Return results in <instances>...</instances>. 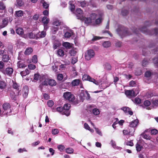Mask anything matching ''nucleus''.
Instances as JSON below:
<instances>
[{
	"label": "nucleus",
	"mask_w": 158,
	"mask_h": 158,
	"mask_svg": "<svg viewBox=\"0 0 158 158\" xmlns=\"http://www.w3.org/2000/svg\"><path fill=\"white\" fill-rule=\"evenodd\" d=\"M57 148L59 150L62 151L64 149L65 147L63 145H60L57 146Z\"/></svg>",
	"instance_id": "37998d69"
},
{
	"label": "nucleus",
	"mask_w": 158,
	"mask_h": 158,
	"mask_svg": "<svg viewBox=\"0 0 158 158\" xmlns=\"http://www.w3.org/2000/svg\"><path fill=\"white\" fill-rule=\"evenodd\" d=\"M69 4L70 5V9L71 11H73L74 10L75 6L72 3V2L70 1L69 2Z\"/></svg>",
	"instance_id": "864d4df0"
},
{
	"label": "nucleus",
	"mask_w": 158,
	"mask_h": 158,
	"mask_svg": "<svg viewBox=\"0 0 158 158\" xmlns=\"http://www.w3.org/2000/svg\"><path fill=\"white\" fill-rule=\"evenodd\" d=\"M17 65L18 67L20 68H24L27 66V65L25 64V62L21 61H18Z\"/></svg>",
	"instance_id": "f8f14e48"
},
{
	"label": "nucleus",
	"mask_w": 158,
	"mask_h": 158,
	"mask_svg": "<svg viewBox=\"0 0 158 158\" xmlns=\"http://www.w3.org/2000/svg\"><path fill=\"white\" fill-rule=\"evenodd\" d=\"M129 85L131 86H134L136 85V82L135 81H131L130 82Z\"/></svg>",
	"instance_id": "774afa93"
},
{
	"label": "nucleus",
	"mask_w": 158,
	"mask_h": 158,
	"mask_svg": "<svg viewBox=\"0 0 158 158\" xmlns=\"http://www.w3.org/2000/svg\"><path fill=\"white\" fill-rule=\"evenodd\" d=\"M16 33L19 35H22L24 33L23 29L21 27H19L16 30Z\"/></svg>",
	"instance_id": "dca6fc26"
},
{
	"label": "nucleus",
	"mask_w": 158,
	"mask_h": 158,
	"mask_svg": "<svg viewBox=\"0 0 158 158\" xmlns=\"http://www.w3.org/2000/svg\"><path fill=\"white\" fill-rule=\"evenodd\" d=\"M139 93V91L138 89H135V90L134 89L127 90L125 92V94L129 98H131L135 97Z\"/></svg>",
	"instance_id": "7ed1b4c3"
},
{
	"label": "nucleus",
	"mask_w": 158,
	"mask_h": 158,
	"mask_svg": "<svg viewBox=\"0 0 158 158\" xmlns=\"http://www.w3.org/2000/svg\"><path fill=\"white\" fill-rule=\"evenodd\" d=\"M73 33L72 31H67L64 34V36L65 38H69L73 35Z\"/></svg>",
	"instance_id": "bb28decb"
},
{
	"label": "nucleus",
	"mask_w": 158,
	"mask_h": 158,
	"mask_svg": "<svg viewBox=\"0 0 158 158\" xmlns=\"http://www.w3.org/2000/svg\"><path fill=\"white\" fill-rule=\"evenodd\" d=\"M84 127L85 129L89 131L90 132L92 133L94 132V130L93 129H91L89 125L87 123H85Z\"/></svg>",
	"instance_id": "412c9836"
},
{
	"label": "nucleus",
	"mask_w": 158,
	"mask_h": 158,
	"mask_svg": "<svg viewBox=\"0 0 158 158\" xmlns=\"http://www.w3.org/2000/svg\"><path fill=\"white\" fill-rule=\"evenodd\" d=\"M139 30L147 34H149L150 35H158V27L155 28L151 32L148 31L146 27L145 26L140 28Z\"/></svg>",
	"instance_id": "f03ea898"
},
{
	"label": "nucleus",
	"mask_w": 158,
	"mask_h": 158,
	"mask_svg": "<svg viewBox=\"0 0 158 158\" xmlns=\"http://www.w3.org/2000/svg\"><path fill=\"white\" fill-rule=\"evenodd\" d=\"M54 105V102L52 100H49L48 102V105L49 107H52Z\"/></svg>",
	"instance_id": "8fccbe9b"
},
{
	"label": "nucleus",
	"mask_w": 158,
	"mask_h": 158,
	"mask_svg": "<svg viewBox=\"0 0 158 158\" xmlns=\"http://www.w3.org/2000/svg\"><path fill=\"white\" fill-rule=\"evenodd\" d=\"M135 102L136 104H139L141 102V100L139 98H136L135 99Z\"/></svg>",
	"instance_id": "bf43d9fd"
},
{
	"label": "nucleus",
	"mask_w": 158,
	"mask_h": 158,
	"mask_svg": "<svg viewBox=\"0 0 158 158\" xmlns=\"http://www.w3.org/2000/svg\"><path fill=\"white\" fill-rule=\"evenodd\" d=\"M150 104V102L148 100L145 101L144 102V105L146 106H148Z\"/></svg>",
	"instance_id": "4d7b16f0"
},
{
	"label": "nucleus",
	"mask_w": 158,
	"mask_h": 158,
	"mask_svg": "<svg viewBox=\"0 0 158 158\" xmlns=\"http://www.w3.org/2000/svg\"><path fill=\"white\" fill-rule=\"evenodd\" d=\"M153 61L155 67L158 69V58H154L153 59Z\"/></svg>",
	"instance_id": "cd10ccee"
},
{
	"label": "nucleus",
	"mask_w": 158,
	"mask_h": 158,
	"mask_svg": "<svg viewBox=\"0 0 158 158\" xmlns=\"http://www.w3.org/2000/svg\"><path fill=\"white\" fill-rule=\"evenodd\" d=\"M28 89L27 86H25L23 89V96L24 98L27 97L28 94Z\"/></svg>",
	"instance_id": "9b49d317"
},
{
	"label": "nucleus",
	"mask_w": 158,
	"mask_h": 158,
	"mask_svg": "<svg viewBox=\"0 0 158 158\" xmlns=\"http://www.w3.org/2000/svg\"><path fill=\"white\" fill-rule=\"evenodd\" d=\"M8 21L7 20H6L5 19H4L2 20V25L0 26V27L1 28H3L6 27L8 24Z\"/></svg>",
	"instance_id": "393cba45"
},
{
	"label": "nucleus",
	"mask_w": 158,
	"mask_h": 158,
	"mask_svg": "<svg viewBox=\"0 0 158 158\" xmlns=\"http://www.w3.org/2000/svg\"><path fill=\"white\" fill-rule=\"evenodd\" d=\"M16 1L17 4L19 6H21L23 5V2L22 0H17Z\"/></svg>",
	"instance_id": "09e8293b"
},
{
	"label": "nucleus",
	"mask_w": 158,
	"mask_h": 158,
	"mask_svg": "<svg viewBox=\"0 0 158 158\" xmlns=\"http://www.w3.org/2000/svg\"><path fill=\"white\" fill-rule=\"evenodd\" d=\"M33 52V49L31 48H27L25 51L24 53L26 55H29Z\"/></svg>",
	"instance_id": "aec40b11"
},
{
	"label": "nucleus",
	"mask_w": 158,
	"mask_h": 158,
	"mask_svg": "<svg viewBox=\"0 0 158 158\" xmlns=\"http://www.w3.org/2000/svg\"><path fill=\"white\" fill-rule=\"evenodd\" d=\"M13 69L11 68H8L6 69V74L10 75L13 72Z\"/></svg>",
	"instance_id": "c756f323"
},
{
	"label": "nucleus",
	"mask_w": 158,
	"mask_h": 158,
	"mask_svg": "<svg viewBox=\"0 0 158 158\" xmlns=\"http://www.w3.org/2000/svg\"><path fill=\"white\" fill-rule=\"evenodd\" d=\"M24 14V12L21 10L16 11L15 12V16L16 17H19L22 16Z\"/></svg>",
	"instance_id": "ddd939ff"
},
{
	"label": "nucleus",
	"mask_w": 158,
	"mask_h": 158,
	"mask_svg": "<svg viewBox=\"0 0 158 158\" xmlns=\"http://www.w3.org/2000/svg\"><path fill=\"white\" fill-rule=\"evenodd\" d=\"M40 75L39 74H35L34 75V79L38 80L40 79Z\"/></svg>",
	"instance_id": "052dcab7"
},
{
	"label": "nucleus",
	"mask_w": 158,
	"mask_h": 158,
	"mask_svg": "<svg viewBox=\"0 0 158 158\" xmlns=\"http://www.w3.org/2000/svg\"><path fill=\"white\" fill-rule=\"evenodd\" d=\"M3 108L4 110V114L7 115H10V114L11 112V110L10 109V106L9 104L8 103H5L3 106Z\"/></svg>",
	"instance_id": "423d86ee"
},
{
	"label": "nucleus",
	"mask_w": 158,
	"mask_h": 158,
	"mask_svg": "<svg viewBox=\"0 0 158 158\" xmlns=\"http://www.w3.org/2000/svg\"><path fill=\"white\" fill-rule=\"evenodd\" d=\"M103 47L105 48H107L110 47L111 45V43L109 41H105L103 44Z\"/></svg>",
	"instance_id": "4be33fe9"
},
{
	"label": "nucleus",
	"mask_w": 158,
	"mask_h": 158,
	"mask_svg": "<svg viewBox=\"0 0 158 158\" xmlns=\"http://www.w3.org/2000/svg\"><path fill=\"white\" fill-rule=\"evenodd\" d=\"M141 136L143 138L146 139L150 140L151 139L150 136L145 133L142 134Z\"/></svg>",
	"instance_id": "72a5a7b5"
},
{
	"label": "nucleus",
	"mask_w": 158,
	"mask_h": 158,
	"mask_svg": "<svg viewBox=\"0 0 158 158\" xmlns=\"http://www.w3.org/2000/svg\"><path fill=\"white\" fill-rule=\"evenodd\" d=\"M82 79L83 80H88L90 81L93 82L96 85H98V83L94 79L92 78L90 76L87 74H85L83 76Z\"/></svg>",
	"instance_id": "1a4fd4ad"
},
{
	"label": "nucleus",
	"mask_w": 158,
	"mask_h": 158,
	"mask_svg": "<svg viewBox=\"0 0 158 158\" xmlns=\"http://www.w3.org/2000/svg\"><path fill=\"white\" fill-rule=\"evenodd\" d=\"M46 35V32L45 31H42L40 33L38 34V35L40 38H43Z\"/></svg>",
	"instance_id": "473e14b6"
},
{
	"label": "nucleus",
	"mask_w": 158,
	"mask_h": 158,
	"mask_svg": "<svg viewBox=\"0 0 158 158\" xmlns=\"http://www.w3.org/2000/svg\"><path fill=\"white\" fill-rule=\"evenodd\" d=\"M138 119L135 120L131 123L130 126L132 127H135L138 125Z\"/></svg>",
	"instance_id": "4468645a"
},
{
	"label": "nucleus",
	"mask_w": 158,
	"mask_h": 158,
	"mask_svg": "<svg viewBox=\"0 0 158 158\" xmlns=\"http://www.w3.org/2000/svg\"><path fill=\"white\" fill-rule=\"evenodd\" d=\"M95 55V53L93 50H89L85 53V58L87 60H89L93 57Z\"/></svg>",
	"instance_id": "6e6552de"
},
{
	"label": "nucleus",
	"mask_w": 158,
	"mask_h": 158,
	"mask_svg": "<svg viewBox=\"0 0 158 158\" xmlns=\"http://www.w3.org/2000/svg\"><path fill=\"white\" fill-rule=\"evenodd\" d=\"M76 52V51L74 49H72L70 51V52H69V54H70V55L71 56H74L75 55Z\"/></svg>",
	"instance_id": "3c124183"
},
{
	"label": "nucleus",
	"mask_w": 158,
	"mask_h": 158,
	"mask_svg": "<svg viewBox=\"0 0 158 158\" xmlns=\"http://www.w3.org/2000/svg\"><path fill=\"white\" fill-rule=\"evenodd\" d=\"M103 13L101 11L98 13H92L91 15V17L93 19V25H96L100 24L103 19Z\"/></svg>",
	"instance_id": "f257e3e1"
},
{
	"label": "nucleus",
	"mask_w": 158,
	"mask_h": 158,
	"mask_svg": "<svg viewBox=\"0 0 158 158\" xmlns=\"http://www.w3.org/2000/svg\"><path fill=\"white\" fill-rule=\"evenodd\" d=\"M64 98L70 102H73L75 100V97L70 92H67L64 93Z\"/></svg>",
	"instance_id": "20e7f679"
},
{
	"label": "nucleus",
	"mask_w": 158,
	"mask_h": 158,
	"mask_svg": "<svg viewBox=\"0 0 158 158\" xmlns=\"http://www.w3.org/2000/svg\"><path fill=\"white\" fill-rule=\"evenodd\" d=\"M2 60L4 62H7L9 60V56L6 55H3Z\"/></svg>",
	"instance_id": "4c0bfd02"
},
{
	"label": "nucleus",
	"mask_w": 158,
	"mask_h": 158,
	"mask_svg": "<svg viewBox=\"0 0 158 158\" xmlns=\"http://www.w3.org/2000/svg\"><path fill=\"white\" fill-rule=\"evenodd\" d=\"M148 61L146 59H144L142 62V65L143 66H145L148 64Z\"/></svg>",
	"instance_id": "6e6d98bb"
},
{
	"label": "nucleus",
	"mask_w": 158,
	"mask_h": 158,
	"mask_svg": "<svg viewBox=\"0 0 158 158\" xmlns=\"http://www.w3.org/2000/svg\"><path fill=\"white\" fill-rule=\"evenodd\" d=\"M13 87L18 90H19L20 89V86L16 83H14L13 85Z\"/></svg>",
	"instance_id": "2f4dec72"
},
{
	"label": "nucleus",
	"mask_w": 158,
	"mask_h": 158,
	"mask_svg": "<svg viewBox=\"0 0 158 158\" xmlns=\"http://www.w3.org/2000/svg\"><path fill=\"white\" fill-rule=\"evenodd\" d=\"M41 2L42 3L43 6L45 9L48 8L49 6V4L45 2L44 0H41Z\"/></svg>",
	"instance_id": "f704fd0d"
},
{
	"label": "nucleus",
	"mask_w": 158,
	"mask_h": 158,
	"mask_svg": "<svg viewBox=\"0 0 158 158\" xmlns=\"http://www.w3.org/2000/svg\"><path fill=\"white\" fill-rule=\"evenodd\" d=\"M76 12L77 14L80 15H81L83 13V11L80 8H77L76 10Z\"/></svg>",
	"instance_id": "69168bd1"
},
{
	"label": "nucleus",
	"mask_w": 158,
	"mask_h": 158,
	"mask_svg": "<svg viewBox=\"0 0 158 158\" xmlns=\"http://www.w3.org/2000/svg\"><path fill=\"white\" fill-rule=\"evenodd\" d=\"M78 19H80L81 20L84 21L85 23L87 24H92L93 25V19H92L91 17L90 18H86L82 16Z\"/></svg>",
	"instance_id": "0eeeda50"
},
{
	"label": "nucleus",
	"mask_w": 158,
	"mask_h": 158,
	"mask_svg": "<svg viewBox=\"0 0 158 158\" xmlns=\"http://www.w3.org/2000/svg\"><path fill=\"white\" fill-rule=\"evenodd\" d=\"M126 113H127L130 115H132L133 113L130 110V109L127 107H123L121 109Z\"/></svg>",
	"instance_id": "9d476101"
},
{
	"label": "nucleus",
	"mask_w": 158,
	"mask_h": 158,
	"mask_svg": "<svg viewBox=\"0 0 158 158\" xmlns=\"http://www.w3.org/2000/svg\"><path fill=\"white\" fill-rule=\"evenodd\" d=\"M5 6L2 2H0V9L1 10H4L5 8Z\"/></svg>",
	"instance_id": "13d9d810"
},
{
	"label": "nucleus",
	"mask_w": 158,
	"mask_h": 158,
	"mask_svg": "<svg viewBox=\"0 0 158 158\" xmlns=\"http://www.w3.org/2000/svg\"><path fill=\"white\" fill-rule=\"evenodd\" d=\"M70 107V105L69 104H66L64 105L63 107V108L65 110H68L69 109Z\"/></svg>",
	"instance_id": "79ce46f5"
},
{
	"label": "nucleus",
	"mask_w": 158,
	"mask_h": 158,
	"mask_svg": "<svg viewBox=\"0 0 158 158\" xmlns=\"http://www.w3.org/2000/svg\"><path fill=\"white\" fill-rule=\"evenodd\" d=\"M151 75V73L150 71H147L145 73V77H149Z\"/></svg>",
	"instance_id": "e2e57ef3"
},
{
	"label": "nucleus",
	"mask_w": 158,
	"mask_h": 158,
	"mask_svg": "<svg viewBox=\"0 0 158 158\" xmlns=\"http://www.w3.org/2000/svg\"><path fill=\"white\" fill-rule=\"evenodd\" d=\"M64 52L62 49H59L57 51V54L60 56H63L64 54Z\"/></svg>",
	"instance_id": "a878e982"
},
{
	"label": "nucleus",
	"mask_w": 158,
	"mask_h": 158,
	"mask_svg": "<svg viewBox=\"0 0 158 158\" xmlns=\"http://www.w3.org/2000/svg\"><path fill=\"white\" fill-rule=\"evenodd\" d=\"M60 24V23L58 20H56L53 23V25L56 26H58Z\"/></svg>",
	"instance_id": "338daca9"
},
{
	"label": "nucleus",
	"mask_w": 158,
	"mask_h": 158,
	"mask_svg": "<svg viewBox=\"0 0 158 158\" xmlns=\"http://www.w3.org/2000/svg\"><path fill=\"white\" fill-rule=\"evenodd\" d=\"M37 58L36 55H34L32 58V61L34 63H36L37 62Z\"/></svg>",
	"instance_id": "58836bf2"
},
{
	"label": "nucleus",
	"mask_w": 158,
	"mask_h": 158,
	"mask_svg": "<svg viewBox=\"0 0 158 158\" xmlns=\"http://www.w3.org/2000/svg\"><path fill=\"white\" fill-rule=\"evenodd\" d=\"M63 76L62 74H59L57 75V78L59 80H61L63 79Z\"/></svg>",
	"instance_id": "680f3d73"
},
{
	"label": "nucleus",
	"mask_w": 158,
	"mask_h": 158,
	"mask_svg": "<svg viewBox=\"0 0 158 158\" xmlns=\"http://www.w3.org/2000/svg\"><path fill=\"white\" fill-rule=\"evenodd\" d=\"M142 148V147L141 145H140L138 143H137L136 144V148L137 151H140L141 150Z\"/></svg>",
	"instance_id": "de8ad7c7"
},
{
	"label": "nucleus",
	"mask_w": 158,
	"mask_h": 158,
	"mask_svg": "<svg viewBox=\"0 0 158 158\" xmlns=\"http://www.w3.org/2000/svg\"><path fill=\"white\" fill-rule=\"evenodd\" d=\"M42 22L44 23V24H47L49 23V19L46 17H44L42 19Z\"/></svg>",
	"instance_id": "b1692460"
},
{
	"label": "nucleus",
	"mask_w": 158,
	"mask_h": 158,
	"mask_svg": "<svg viewBox=\"0 0 158 158\" xmlns=\"http://www.w3.org/2000/svg\"><path fill=\"white\" fill-rule=\"evenodd\" d=\"M80 82L79 79H75L71 83L72 85L73 86H77L79 85Z\"/></svg>",
	"instance_id": "a211bd4d"
},
{
	"label": "nucleus",
	"mask_w": 158,
	"mask_h": 158,
	"mask_svg": "<svg viewBox=\"0 0 158 158\" xmlns=\"http://www.w3.org/2000/svg\"><path fill=\"white\" fill-rule=\"evenodd\" d=\"M78 2L80 3V6L82 7H85L86 6V3L85 2H80L78 1Z\"/></svg>",
	"instance_id": "0e129e2a"
},
{
	"label": "nucleus",
	"mask_w": 158,
	"mask_h": 158,
	"mask_svg": "<svg viewBox=\"0 0 158 158\" xmlns=\"http://www.w3.org/2000/svg\"><path fill=\"white\" fill-rule=\"evenodd\" d=\"M63 45L67 48H69L71 47L70 44L68 42H65L63 43Z\"/></svg>",
	"instance_id": "e433bc0d"
},
{
	"label": "nucleus",
	"mask_w": 158,
	"mask_h": 158,
	"mask_svg": "<svg viewBox=\"0 0 158 158\" xmlns=\"http://www.w3.org/2000/svg\"><path fill=\"white\" fill-rule=\"evenodd\" d=\"M73 149L72 148H68L65 150L66 152L68 154H71L73 152Z\"/></svg>",
	"instance_id": "c9c22d12"
},
{
	"label": "nucleus",
	"mask_w": 158,
	"mask_h": 158,
	"mask_svg": "<svg viewBox=\"0 0 158 158\" xmlns=\"http://www.w3.org/2000/svg\"><path fill=\"white\" fill-rule=\"evenodd\" d=\"M117 32L118 34L121 37L128 35L130 34L127 30H124V28L122 27H119L117 30Z\"/></svg>",
	"instance_id": "39448f33"
},
{
	"label": "nucleus",
	"mask_w": 158,
	"mask_h": 158,
	"mask_svg": "<svg viewBox=\"0 0 158 158\" xmlns=\"http://www.w3.org/2000/svg\"><path fill=\"white\" fill-rule=\"evenodd\" d=\"M142 73V71L139 69H137L135 72V74L137 76L140 75Z\"/></svg>",
	"instance_id": "c03bdc74"
},
{
	"label": "nucleus",
	"mask_w": 158,
	"mask_h": 158,
	"mask_svg": "<svg viewBox=\"0 0 158 158\" xmlns=\"http://www.w3.org/2000/svg\"><path fill=\"white\" fill-rule=\"evenodd\" d=\"M59 133V131L57 129H54L52 130V133L53 135L57 134Z\"/></svg>",
	"instance_id": "603ef678"
},
{
	"label": "nucleus",
	"mask_w": 158,
	"mask_h": 158,
	"mask_svg": "<svg viewBox=\"0 0 158 158\" xmlns=\"http://www.w3.org/2000/svg\"><path fill=\"white\" fill-rule=\"evenodd\" d=\"M93 114L95 115H98L100 114V111L97 108H94L92 110Z\"/></svg>",
	"instance_id": "7c9ffc66"
},
{
	"label": "nucleus",
	"mask_w": 158,
	"mask_h": 158,
	"mask_svg": "<svg viewBox=\"0 0 158 158\" xmlns=\"http://www.w3.org/2000/svg\"><path fill=\"white\" fill-rule=\"evenodd\" d=\"M48 84L51 86H54L56 85V82L54 80L51 79L48 80Z\"/></svg>",
	"instance_id": "5701e85b"
},
{
	"label": "nucleus",
	"mask_w": 158,
	"mask_h": 158,
	"mask_svg": "<svg viewBox=\"0 0 158 158\" xmlns=\"http://www.w3.org/2000/svg\"><path fill=\"white\" fill-rule=\"evenodd\" d=\"M30 71L27 69H26L25 71L20 72V74L22 77L25 76L29 74Z\"/></svg>",
	"instance_id": "f3484780"
},
{
	"label": "nucleus",
	"mask_w": 158,
	"mask_h": 158,
	"mask_svg": "<svg viewBox=\"0 0 158 158\" xmlns=\"http://www.w3.org/2000/svg\"><path fill=\"white\" fill-rule=\"evenodd\" d=\"M28 66L29 69L31 70L34 69L36 68V66L35 65L31 64H29Z\"/></svg>",
	"instance_id": "a18cd8bd"
},
{
	"label": "nucleus",
	"mask_w": 158,
	"mask_h": 158,
	"mask_svg": "<svg viewBox=\"0 0 158 158\" xmlns=\"http://www.w3.org/2000/svg\"><path fill=\"white\" fill-rule=\"evenodd\" d=\"M58 30V28L57 27H52L51 28L53 34H55L56 31Z\"/></svg>",
	"instance_id": "a19ab883"
},
{
	"label": "nucleus",
	"mask_w": 158,
	"mask_h": 158,
	"mask_svg": "<svg viewBox=\"0 0 158 158\" xmlns=\"http://www.w3.org/2000/svg\"><path fill=\"white\" fill-rule=\"evenodd\" d=\"M10 96L11 98L14 100H16V96L15 95V93L12 91L10 92Z\"/></svg>",
	"instance_id": "c85d7f7f"
},
{
	"label": "nucleus",
	"mask_w": 158,
	"mask_h": 158,
	"mask_svg": "<svg viewBox=\"0 0 158 158\" xmlns=\"http://www.w3.org/2000/svg\"><path fill=\"white\" fill-rule=\"evenodd\" d=\"M77 61V59L76 57H73L72 58L71 63L73 64L76 63Z\"/></svg>",
	"instance_id": "5fc2aeb1"
},
{
	"label": "nucleus",
	"mask_w": 158,
	"mask_h": 158,
	"mask_svg": "<svg viewBox=\"0 0 158 158\" xmlns=\"http://www.w3.org/2000/svg\"><path fill=\"white\" fill-rule=\"evenodd\" d=\"M126 145L131 146H132L133 145V143L132 142V140L131 141H127L125 142Z\"/></svg>",
	"instance_id": "49530a36"
},
{
	"label": "nucleus",
	"mask_w": 158,
	"mask_h": 158,
	"mask_svg": "<svg viewBox=\"0 0 158 158\" xmlns=\"http://www.w3.org/2000/svg\"><path fill=\"white\" fill-rule=\"evenodd\" d=\"M111 143L112 145L114 148H116L120 150L121 149V148L120 147H116L115 142L112 140L111 141Z\"/></svg>",
	"instance_id": "ea45409f"
},
{
	"label": "nucleus",
	"mask_w": 158,
	"mask_h": 158,
	"mask_svg": "<svg viewBox=\"0 0 158 158\" xmlns=\"http://www.w3.org/2000/svg\"><path fill=\"white\" fill-rule=\"evenodd\" d=\"M80 97L81 100L83 101L86 97V91L81 90L80 94Z\"/></svg>",
	"instance_id": "2eb2a0df"
},
{
	"label": "nucleus",
	"mask_w": 158,
	"mask_h": 158,
	"mask_svg": "<svg viewBox=\"0 0 158 158\" xmlns=\"http://www.w3.org/2000/svg\"><path fill=\"white\" fill-rule=\"evenodd\" d=\"M61 45L60 42L57 40H55L54 42V45L53 46V48L55 49H56L57 47H59Z\"/></svg>",
	"instance_id": "6ab92c4d"
}]
</instances>
